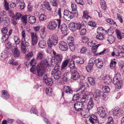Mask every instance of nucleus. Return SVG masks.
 Here are the masks:
<instances>
[{
  "label": "nucleus",
  "instance_id": "f257e3e1",
  "mask_svg": "<svg viewBox=\"0 0 124 124\" xmlns=\"http://www.w3.org/2000/svg\"><path fill=\"white\" fill-rule=\"evenodd\" d=\"M61 8H59L58 9L57 14L59 16V19L56 20L57 22L54 20H52L48 23L47 27L49 30L53 31L54 30L57 26L58 28H60L61 23V20L60 19L61 18Z\"/></svg>",
  "mask_w": 124,
  "mask_h": 124
},
{
  "label": "nucleus",
  "instance_id": "f03ea898",
  "mask_svg": "<svg viewBox=\"0 0 124 124\" xmlns=\"http://www.w3.org/2000/svg\"><path fill=\"white\" fill-rule=\"evenodd\" d=\"M53 54L54 58V61H52V59L50 58L49 60H50L51 65L54 66L58 64V63H60L62 61L63 56L62 54H58L54 50H53Z\"/></svg>",
  "mask_w": 124,
  "mask_h": 124
},
{
  "label": "nucleus",
  "instance_id": "7ed1b4c3",
  "mask_svg": "<svg viewBox=\"0 0 124 124\" xmlns=\"http://www.w3.org/2000/svg\"><path fill=\"white\" fill-rule=\"evenodd\" d=\"M94 103L93 99L91 98L89 99L88 104L87 107L86 108V112L83 111L81 113V115L84 118L88 117L89 115V110L93 108L94 106Z\"/></svg>",
  "mask_w": 124,
  "mask_h": 124
},
{
  "label": "nucleus",
  "instance_id": "20e7f679",
  "mask_svg": "<svg viewBox=\"0 0 124 124\" xmlns=\"http://www.w3.org/2000/svg\"><path fill=\"white\" fill-rule=\"evenodd\" d=\"M93 96L94 99L96 101H98L100 99L104 100L106 98V95L103 92L97 90L94 92Z\"/></svg>",
  "mask_w": 124,
  "mask_h": 124
},
{
  "label": "nucleus",
  "instance_id": "39448f33",
  "mask_svg": "<svg viewBox=\"0 0 124 124\" xmlns=\"http://www.w3.org/2000/svg\"><path fill=\"white\" fill-rule=\"evenodd\" d=\"M74 106L76 111H81V113L83 111L84 112H86V108L82 102L77 101L74 104Z\"/></svg>",
  "mask_w": 124,
  "mask_h": 124
},
{
  "label": "nucleus",
  "instance_id": "423d86ee",
  "mask_svg": "<svg viewBox=\"0 0 124 124\" xmlns=\"http://www.w3.org/2000/svg\"><path fill=\"white\" fill-rule=\"evenodd\" d=\"M63 17L66 20L69 21L74 17L75 13L65 10L64 12Z\"/></svg>",
  "mask_w": 124,
  "mask_h": 124
},
{
  "label": "nucleus",
  "instance_id": "0eeeda50",
  "mask_svg": "<svg viewBox=\"0 0 124 124\" xmlns=\"http://www.w3.org/2000/svg\"><path fill=\"white\" fill-rule=\"evenodd\" d=\"M49 63V61L47 59L43 60L41 61L38 65V67L44 68V69L49 71L51 70V67Z\"/></svg>",
  "mask_w": 124,
  "mask_h": 124
},
{
  "label": "nucleus",
  "instance_id": "6e6552de",
  "mask_svg": "<svg viewBox=\"0 0 124 124\" xmlns=\"http://www.w3.org/2000/svg\"><path fill=\"white\" fill-rule=\"evenodd\" d=\"M47 43L49 44L50 45H56L58 42V38L57 36L55 35L52 36L51 38H50L47 41Z\"/></svg>",
  "mask_w": 124,
  "mask_h": 124
},
{
  "label": "nucleus",
  "instance_id": "1a4fd4ad",
  "mask_svg": "<svg viewBox=\"0 0 124 124\" xmlns=\"http://www.w3.org/2000/svg\"><path fill=\"white\" fill-rule=\"evenodd\" d=\"M82 25L79 23H71L69 25L70 29L72 31H75L76 30H79L81 28Z\"/></svg>",
  "mask_w": 124,
  "mask_h": 124
},
{
  "label": "nucleus",
  "instance_id": "9d476101",
  "mask_svg": "<svg viewBox=\"0 0 124 124\" xmlns=\"http://www.w3.org/2000/svg\"><path fill=\"white\" fill-rule=\"evenodd\" d=\"M30 35L31 37L32 45L33 46L35 44H36L37 43L39 38L36 33L31 32L30 33Z\"/></svg>",
  "mask_w": 124,
  "mask_h": 124
},
{
  "label": "nucleus",
  "instance_id": "9b49d317",
  "mask_svg": "<svg viewBox=\"0 0 124 124\" xmlns=\"http://www.w3.org/2000/svg\"><path fill=\"white\" fill-rule=\"evenodd\" d=\"M21 50L22 52L24 54L26 52V46L28 47L29 46L28 42L24 41L22 40L21 41Z\"/></svg>",
  "mask_w": 124,
  "mask_h": 124
},
{
  "label": "nucleus",
  "instance_id": "f8f14e48",
  "mask_svg": "<svg viewBox=\"0 0 124 124\" xmlns=\"http://www.w3.org/2000/svg\"><path fill=\"white\" fill-rule=\"evenodd\" d=\"M63 92L62 93V96L63 97L64 95V92L69 94H72L73 91L70 86L65 85L63 88Z\"/></svg>",
  "mask_w": 124,
  "mask_h": 124
},
{
  "label": "nucleus",
  "instance_id": "ddd939ff",
  "mask_svg": "<svg viewBox=\"0 0 124 124\" xmlns=\"http://www.w3.org/2000/svg\"><path fill=\"white\" fill-rule=\"evenodd\" d=\"M59 48L62 51H65L68 49L67 45L66 43L63 41H61L59 44Z\"/></svg>",
  "mask_w": 124,
  "mask_h": 124
},
{
  "label": "nucleus",
  "instance_id": "4468645a",
  "mask_svg": "<svg viewBox=\"0 0 124 124\" xmlns=\"http://www.w3.org/2000/svg\"><path fill=\"white\" fill-rule=\"evenodd\" d=\"M97 110V112L101 117L103 118L106 116V113L105 110L102 107L98 108Z\"/></svg>",
  "mask_w": 124,
  "mask_h": 124
},
{
  "label": "nucleus",
  "instance_id": "2eb2a0df",
  "mask_svg": "<svg viewBox=\"0 0 124 124\" xmlns=\"http://www.w3.org/2000/svg\"><path fill=\"white\" fill-rule=\"evenodd\" d=\"M71 78L74 80H77L79 79H80V80H81V78H83V79H84V77L82 76H80L78 72H76L74 73L71 74Z\"/></svg>",
  "mask_w": 124,
  "mask_h": 124
},
{
  "label": "nucleus",
  "instance_id": "dca6fc26",
  "mask_svg": "<svg viewBox=\"0 0 124 124\" xmlns=\"http://www.w3.org/2000/svg\"><path fill=\"white\" fill-rule=\"evenodd\" d=\"M46 70V69H44V68L38 67L37 65V71L38 76L39 77H40L42 76L45 74Z\"/></svg>",
  "mask_w": 124,
  "mask_h": 124
},
{
  "label": "nucleus",
  "instance_id": "f3484780",
  "mask_svg": "<svg viewBox=\"0 0 124 124\" xmlns=\"http://www.w3.org/2000/svg\"><path fill=\"white\" fill-rule=\"evenodd\" d=\"M103 61L101 59L98 58L96 60L95 65L97 68L101 69L103 67Z\"/></svg>",
  "mask_w": 124,
  "mask_h": 124
},
{
  "label": "nucleus",
  "instance_id": "a211bd4d",
  "mask_svg": "<svg viewBox=\"0 0 124 124\" xmlns=\"http://www.w3.org/2000/svg\"><path fill=\"white\" fill-rule=\"evenodd\" d=\"M2 94L1 97L4 99H8L10 95L8 92L5 90H2L1 91Z\"/></svg>",
  "mask_w": 124,
  "mask_h": 124
},
{
  "label": "nucleus",
  "instance_id": "6ab92c4d",
  "mask_svg": "<svg viewBox=\"0 0 124 124\" xmlns=\"http://www.w3.org/2000/svg\"><path fill=\"white\" fill-rule=\"evenodd\" d=\"M79 94H80V98L81 99L80 101L82 102H86L87 101V99L86 98L87 95L85 94V93Z\"/></svg>",
  "mask_w": 124,
  "mask_h": 124
},
{
  "label": "nucleus",
  "instance_id": "aec40b11",
  "mask_svg": "<svg viewBox=\"0 0 124 124\" xmlns=\"http://www.w3.org/2000/svg\"><path fill=\"white\" fill-rule=\"evenodd\" d=\"M12 30H10L9 32V35L7 34H5L3 35L1 38L2 39V42H5L8 39L9 36H10L12 33Z\"/></svg>",
  "mask_w": 124,
  "mask_h": 124
},
{
  "label": "nucleus",
  "instance_id": "412c9836",
  "mask_svg": "<svg viewBox=\"0 0 124 124\" xmlns=\"http://www.w3.org/2000/svg\"><path fill=\"white\" fill-rule=\"evenodd\" d=\"M83 83L81 81L79 82V85L80 87L77 90V91L79 93V94H81V93H85L84 91V89L83 88Z\"/></svg>",
  "mask_w": 124,
  "mask_h": 124
},
{
  "label": "nucleus",
  "instance_id": "4be33fe9",
  "mask_svg": "<svg viewBox=\"0 0 124 124\" xmlns=\"http://www.w3.org/2000/svg\"><path fill=\"white\" fill-rule=\"evenodd\" d=\"M53 67H55L54 69L52 71V74L53 75L55 73H58L59 72H61L60 70V66L58 64H57L56 65L54 66L53 65H52Z\"/></svg>",
  "mask_w": 124,
  "mask_h": 124
},
{
  "label": "nucleus",
  "instance_id": "5701e85b",
  "mask_svg": "<svg viewBox=\"0 0 124 124\" xmlns=\"http://www.w3.org/2000/svg\"><path fill=\"white\" fill-rule=\"evenodd\" d=\"M13 56L15 57H18L19 56L20 54V52L18 50L17 47H15L12 51Z\"/></svg>",
  "mask_w": 124,
  "mask_h": 124
},
{
  "label": "nucleus",
  "instance_id": "b1692460",
  "mask_svg": "<svg viewBox=\"0 0 124 124\" xmlns=\"http://www.w3.org/2000/svg\"><path fill=\"white\" fill-rule=\"evenodd\" d=\"M71 75L70 72H66L64 73L63 74V79L64 80L67 81Z\"/></svg>",
  "mask_w": 124,
  "mask_h": 124
},
{
  "label": "nucleus",
  "instance_id": "393cba45",
  "mask_svg": "<svg viewBox=\"0 0 124 124\" xmlns=\"http://www.w3.org/2000/svg\"><path fill=\"white\" fill-rule=\"evenodd\" d=\"M74 61L77 63L80 64H82L84 62V60L82 58L78 57H75L74 59Z\"/></svg>",
  "mask_w": 124,
  "mask_h": 124
},
{
  "label": "nucleus",
  "instance_id": "a878e982",
  "mask_svg": "<svg viewBox=\"0 0 124 124\" xmlns=\"http://www.w3.org/2000/svg\"><path fill=\"white\" fill-rule=\"evenodd\" d=\"M100 4L102 9L104 10L106 9V2L104 0H100Z\"/></svg>",
  "mask_w": 124,
  "mask_h": 124
},
{
  "label": "nucleus",
  "instance_id": "bb28decb",
  "mask_svg": "<svg viewBox=\"0 0 124 124\" xmlns=\"http://www.w3.org/2000/svg\"><path fill=\"white\" fill-rule=\"evenodd\" d=\"M45 91L46 94L48 96H50L53 93V90L51 88H47L46 89Z\"/></svg>",
  "mask_w": 124,
  "mask_h": 124
},
{
  "label": "nucleus",
  "instance_id": "cd10ccee",
  "mask_svg": "<svg viewBox=\"0 0 124 124\" xmlns=\"http://www.w3.org/2000/svg\"><path fill=\"white\" fill-rule=\"evenodd\" d=\"M44 57L45 56L43 53L41 52H39L37 54L36 59L38 60H41L44 59Z\"/></svg>",
  "mask_w": 124,
  "mask_h": 124
},
{
  "label": "nucleus",
  "instance_id": "c85d7f7f",
  "mask_svg": "<svg viewBox=\"0 0 124 124\" xmlns=\"http://www.w3.org/2000/svg\"><path fill=\"white\" fill-rule=\"evenodd\" d=\"M69 62V61L67 59L65 60L62 63L61 67V70H62L64 69L68 65Z\"/></svg>",
  "mask_w": 124,
  "mask_h": 124
},
{
  "label": "nucleus",
  "instance_id": "c756f323",
  "mask_svg": "<svg viewBox=\"0 0 124 124\" xmlns=\"http://www.w3.org/2000/svg\"><path fill=\"white\" fill-rule=\"evenodd\" d=\"M116 61H113V60L111 61L110 65L111 69L114 70L116 69Z\"/></svg>",
  "mask_w": 124,
  "mask_h": 124
},
{
  "label": "nucleus",
  "instance_id": "7c9ffc66",
  "mask_svg": "<svg viewBox=\"0 0 124 124\" xmlns=\"http://www.w3.org/2000/svg\"><path fill=\"white\" fill-rule=\"evenodd\" d=\"M114 37L112 35H109L107 38V40L110 44L112 43L115 40Z\"/></svg>",
  "mask_w": 124,
  "mask_h": 124
},
{
  "label": "nucleus",
  "instance_id": "2f4dec72",
  "mask_svg": "<svg viewBox=\"0 0 124 124\" xmlns=\"http://www.w3.org/2000/svg\"><path fill=\"white\" fill-rule=\"evenodd\" d=\"M38 45L40 47L43 48L45 47V46L46 45V43L44 41L40 40L39 41Z\"/></svg>",
  "mask_w": 124,
  "mask_h": 124
},
{
  "label": "nucleus",
  "instance_id": "473e14b6",
  "mask_svg": "<svg viewBox=\"0 0 124 124\" xmlns=\"http://www.w3.org/2000/svg\"><path fill=\"white\" fill-rule=\"evenodd\" d=\"M29 22L31 24L34 23H35L36 21V18L33 16H31L29 18Z\"/></svg>",
  "mask_w": 124,
  "mask_h": 124
},
{
  "label": "nucleus",
  "instance_id": "72a5a7b5",
  "mask_svg": "<svg viewBox=\"0 0 124 124\" xmlns=\"http://www.w3.org/2000/svg\"><path fill=\"white\" fill-rule=\"evenodd\" d=\"M45 82L46 84L48 85H51L53 84L52 78H47V79H46Z\"/></svg>",
  "mask_w": 124,
  "mask_h": 124
},
{
  "label": "nucleus",
  "instance_id": "f704fd0d",
  "mask_svg": "<svg viewBox=\"0 0 124 124\" xmlns=\"http://www.w3.org/2000/svg\"><path fill=\"white\" fill-rule=\"evenodd\" d=\"M66 25L65 24H62L60 28V29L62 33H64L67 30Z\"/></svg>",
  "mask_w": 124,
  "mask_h": 124
},
{
  "label": "nucleus",
  "instance_id": "c9c22d12",
  "mask_svg": "<svg viewBox=\"0 0 124 124\" xmlns=\"http://www.w3.org/2000/svg\"><path fill=\"white\" fill-rule=\"evenodd\" d=\"M93 63H88V65L86 67V69L88 72H90L92 69L93 65Z\"/></svg>",
  "mask_w": 124,
  "mask_h": 124
},
{
  "label": "nucleus",
  "instance_id": "e433bc0d",
  "mask_svg": "<svg viewBox=\"0 0 124 124\" xmlns=\"http://www.w3.org/2000/svg\"><path fill=\"white\" fill-rule=\"evenodd\" d=\"M112 81L111 78L108 76H106L105 77L104 79V82L107 84H109Z\"/></svg>",
  "mask_w": 124,
  "mask_h": 124
},
{
  "label": "nucleus",
  "instance_id": "4c0bfd02",
  "mask_svg": "<svg viewBox=\"0 0 124 124\" xmlns=\"http://www.w3.org/2000/svg\"><path fill=\"white\" fill-rule=\"evenodd\" d=\"M54 79H58L61 76V72H58V73H56L54 74Z\"/></svg>",
  "mask_w": 124,
  "mask_h": 124
},
{
  "label": "nucleus",
  "instance_id": "58836bf2",
  "mask_svg": "<svg viewBox=\"0 0 124 124\" xmlns=\"http://www.w3.org/2000/svg\"><path fill=\"white\" fill-rule=\"evenodd\" d=\"M40 35L41 38L44 39L46 37V33L45 32V30L43 29H42L40 32Z\"/></svg>",
  "mask_w": 124,
  "mask_h": 124
},
{
  "label": "nucleus",
  "instance_id": "ea45409f",
  "mask_svg": "<svg viewBox=\"0 0 124 124\" xmlns=\"http://www.w3.org/2000/svg\"><path fill=\"white\" fill-rule=\"evenodd\" d=\"M11 44L10 42L7 43L5 45L6 48V50L8 52H10L12 50H11Z\"/></svg>",
  "mask_w": 124,
  "mask_h": 124
},
{
  "label": "nucleus",
  "instance_id": "a19ab883",
  "mask_svg": "<svg viewBox=\"0 0 124 124\" xmlns=\"http://www.w3.org/2000/svg\"><path fill=\"white\" fill-rule=\"evenodd\" d=\"M74 39L73 37L72 36H70L68 37L67 39V41L68 44L74 43Z\"/></svg>",
  "mask_w": 124,
  "mask_h": 124
},
{
  "label": "nucleus",
  "instance_id": "79ce46f5",
  "mask_svg": "<svg viewBox=\"0 0 124 124\" xmlns=\"http://www.w3.org/2000/svg\"><path fill=\"white\" fill-rule=\"evenodd\" d=\"M87 79L88 80L91 85H94L95 84V81L92 77H88V78Z\"/></svg>",
  "mask_w": 124,
  "mask_h": 124
},
{
  "label": "nucleus",
  "instance_id": "37998d69",
  "mask_svg": "<svg viewBox=\"0 0 124 124\" xmlns=\"http://www.w3.org/2000/svg\"><path fill=\"white\" fill-rule=\"evenodd\" d=\"M98 32L100 34H105L106 33L107 31L104 30L103 28L101 27H99L97 30Z\"/></svg>",
  "mask_w": 124,
  "mask_h": 124
},
{
  "label": "nucleus",
  "instance_id": "c03bdc74",
  "mask_svg": "<svg viewBox=\"0 0 124 124\" xmlns=\"http://www.w3.org/2000/svg\"><path fill=\"white\" fill-rule=\"evenodd\" d=\"M50 5L49 3L47 1H45L43 2V4L40 7L42 9H44L45 7H46Z\"/></svg>",
  "mask_w": 124,
  "mask_h": 124
},
{
  "label": "nucleus",
  "instance_id": "a18cd8bd",
  "mask_svg": "<svg viewBox=\"0 0 124 124\" xmlns=\"http://www.w3.org/2000/svg\"><path fill=\"white\" fill-rule=\"evenodd\" d=\"M21 20L23 23L25 25H26L27 23V15H25L24 16H22L21 18Z\"/></svg>",
  "mask_w": 124,
  "mask_h": 124
},
{
  "label": "nucleus",
  "instance_id": "49530a36",
  "mask_svg": "<svg viewBox=\"0 0 124 124\" xmlns=\"http://www.w3.org/2000/svg\"><path fill=\"white\" fill-rule=\"evenodd\" d=\"M14 39L16 44H19L20 42L21 41L19 38L17 36H15L14 37Z\"/></svg>",
  "mask_w": 124,
  "mask_h": 124
},
{
  "label": "nucleus",
  "instance_id": "de8ad7c7",
  "mask_svg": "<svg viewBox=\"0 0 124 124\" xmlns=\"http://www.w3.org/2000/svg\"><path fill=\"white\" fill-rule=\"evenodd\" d=\"M47 44L48 45V47L46 50V52L48 54H51V52L53 51V50L51 48L53 45H50L48 43H47Z\"/></svg>",
  "mask_w": 124,
  "mask_h": 124
},
{
  "label": "nucleus",
  "instance_id": "09e8293b",
  "mask_svg": "<svg viewBox=\"0 0 124 124\" xmlns=\"http://www.w3.org/2000/svg\"><path fill=\"white\" fill-rule=\"evenodd\" d=\"M113 110L112 114L113 116H116L119 113V108H115Z\"/></svg>",
  "mask_w": 124,
  "mask_h": 124
},
{
  "label": "nucleus",
  "instance_id": "8fccbe9b",
  "mask_svg": "<svg viewBox=\"0 0 124 124\" xmlns=\"http://www.w3.org/2000/svg\"><path fill=\"white\" fill-rule=\"evenodd\" d=\"M106 21L112 25H114L116 24L115 22L111 19H107L106 20Z\"/></svg>",
  "mask_w": 124,
  "mask_h": 124
},
{
  "label": "nucleus",
  "instance_id": "3c124183",
  "mask_svg": "<svg viewBox=\"0 0 124 124\" xmlns=\"http://www.w3.org/2000/svg\"><path fill=\"white\" fill-rule=\"evenodd\" d=\"M116 85V89L118 90L117 89H119L122 85V81H120L119 82L117 83Z\"/></svg>",
  "mask_w": 124,
  "mask_h": 124
},
{
  "label": "nucleus",
  "instance_id": "603ef678",
  "mask_svg": "<svg viewBox=\"0 0 124 124\" xmlns=\"http://www.w3.org/2000/svg\"><path fill=\"white\" fill-rule=\"evenodd\" d=\"M33 55V53L32 52H30L26 55L25 58L28 60H29L32 57Z\"/></svg>",
  "mask_w": 124,
  "mask_h": 124
},
{
  "label": "nucleus",
  "instance_id": "864d4df0",
  "mask_svg": "<svg viewBox=\"0 0 124 124\" xmlns=\"http://www.w3.org/2000/svg\"><path fill=\"white\" fill-rule=\"evenodd\" d=\"M69 46V48L72 51H74L75 49V46L74 45V43H72L71 44H68Z\"/></svg>",
  "mask_w": 124,
  "mask_h": 124
},
{
  "label": "nucleus",
  "instance_id": "5fc2aeb1",
  "mask_svg": "<svg viewBox=\"0 0 124 124\" xmlns=\"http://www.w3.org/2000/svg\"><path fill=\"white\" fill-rule=\"evenodd\" d=\"M50 3L51 4L54 6L57 7L58 3L56 0H50Z\"/></svg>",
  "mask_w": 124,
  "mask_h": 124
},
{
  "label": "nucleus",
  "instance_id": "6e6d98bb",
  "mask_svg": "<svg viewBox=\"0 0 124 124\" xmlns=\"http://www.w3.org/2000/svg\"><path fill=\"white\" fill-rule=\"evenodd\" d=\"M90 117L94 120L95 122H96V124H98V123H99V121L97 119L96 116L95 115H92Z\"/></svg>",
  "mask_w": 124,
  "mask_h": 124
},
{
  "label": "nucleus",
  "instance_id": "4d7b16f0",
  "mask_svg": "<svg viewBox=\"0 0 124 124\" xmlns=\"http://www.w3.org/2000/svg\"><path fill=\"white\" fill-rule=\"evenodd\" d=\"M69 66V67L70 69H72L75 67L74 62L73 60L70 61Z\"/></svg>",
  "mask_w": 124,
  "mask_h": 124
},
{
  "label": "nucleus",
  "instance_id": "13d9d810",
  "mask_svg": "<svg viewBox=\"0 0 124 124\" xmlns=\"http://www.w3.org/2000/svg\"><path fill=\"white\" fill-rule=\"evenodd\" d=\"M116 56L119 57H124V52L121 51L119 53H116Z\"/></svg>",
  "mask_w": 124,
  "mask_h": 124
},
{
  "label": "nucleus",
  "instance_id": "bf43d9fd",
  "mask_svg": "<svg viewBox=\"0 0 124 124\" xmlns=\"http://www.w3.org/2000/svg\"><path fill=\"white\" fill-rule=\"evenodd\" d=\"M9 63L13 65H16L17 64V61H15L14 59H11L9 60Z\"/></svg>",
  "mask_w": 124,
  "mask_h": 124
},
{
  "label": "nucleus",
  "instance_id": "052dcab7",
  "mask_svg": "<svg viewBox=\"0 0 124 124\" xmlns=\"http://www.w3.org/2000/svg\"><path fill=\"white\" fill-rule=\"evenodd\" d=\"M4 6L5 8V9L6 10H8L9 9V3L7 1V0H4Z\"/></svg>",
  "mask_w": 124,
  "mask_h": 124
},
{
  "label": "nucleus",
  "instance_id": "680f3d73",
  "mask_svg": "<svg viewBox=\"0 0 124 124\" xmlns=\"http://www.w3.org/2000/svg\"><path fill=\"white\" fill-rule=\"evenodd\" d=\"M103 34H100L96 36V38L97 39L101 40H102L104 38Z\"/></svg>",
  "mask_w": 124,
  "mask_h": 124
},
{
  "label": "nucleus",
  "instance_id": "e2e57ef3",
  "mask_svg": "<svg viewBox=\"0 0 124 124\" xmlns=\"http://www.w3.org/2000/svg\"><path fill=\"white\" fill-rule=\"evenodd\" d=\"M46 15L44 14H41L39 18V20L40 21H44L46 20Z\"/></svg>",
  "mask_w": 124,
  "mask_h": 124
},
{
  "label": "nucleus",
  "instance_id": "0e129e2a",
  "mask_svg": "<svg viewBox=\"0 0 124 124\" xmlns=\"http://www.w3.org/2000/svg\"><path fill=\"white\" fill-rule=\"evenodd\" d=\"M17 20L15 17L14 16H12V24L14 25H16L17 23Z\"/></svg>",
  "mask_w": 124,
  "mask_h": 124
},
{
  "label": "nucleus",
  "instance_id": "69168bd1",
  "mask_svg": "<svg viewBox=\"0 0 124 124\" xmlns=\"http://www.w3.org/2000/svg\"><path fill=\"white\" fill-rule=\"evenodd\" d=\"M80 94H79V93H78L76 94H74L73 96V101H76L78 99L80 98Z\"/></svg>",
  "mask_w": 124,
  "mask_h": 124
},
{
  "label": "nucleus",
  "instance_id": "338daca9",
  "mask_svg": "<svg viewBox=\"0 0 124 124\" xmlns=\"http://www.w3.org/2000/svg\"><path fill=\"white\" fill-rule=\"evenodd\" d=\"M88 13L87 11H84L83 13V18L86 19H88L89 16L88 15Z\"/></svg>",
  "mask_w": 124,
  "mask_h": 124
},
{
  "label": "nucleus",
  "instance_id": "774afa93",
  "mask_svg": "<svg viewBox=\"0 0 124 124\" xmlns=\"http://www.w3.org/2000/svg\"><path fill=\"white\" fill-rule=\"evenodd\" d=\"M22 16V14L20 13H17L16 15V16H15V18L17 20H19L21 18Z\"/></svg>",
  "mask_w": 124,
  "mask_h": 124
}]
</instances>
